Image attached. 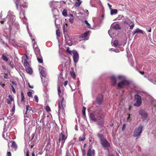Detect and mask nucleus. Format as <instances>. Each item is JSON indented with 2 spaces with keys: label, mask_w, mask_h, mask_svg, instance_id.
Masks as SVG:
<instances>
[{
  "label": "nucleus",
  "mask_w": 156,
  "mask_h": 156,
  "mask_svg": "<svg viewBox=\"0 0 156 156\" xmlns=\"http://www.w3.org/2000/svg\"><path fill=\"white\" fill-rule=\"evenodd\" d=\"M30 58H28L27 55L25 54L22 57V62L26 68L27 72L30 74H31L33 73V70L31 68L29 67L30 66Z\"/></svg>",
  "instance_id": "nucleus-1"
},
{
  "label": "nucleus",
  "mask_w": 156,
  "mask_h": 156,
  "mask_svg": "<svg viewBox=\"0 0 156 156\" xmlns=\"http://www.w3.org/2000/svg\"><path fill=\"white\" fill-rule=\"evenodd\" d=\"M90 119L92 121L98 122V124L102 125L103 124L104 119L100 116H98L94 115L92 113H91L89 115Z\"/></svg>",
  "instance_id": "nucleus-2"
},
{
  "label": "nucleus",
  "mask_w": 156,
  "mask_h": 156,
  "mask_svg": "<svg viewBox=\"0 0 156 156\" xmlns=\"http://www.w3.org/2000/svg\"><path fill=\"white\" fill-rule=\"evenodd\" d=\"M27 30L29 34L30 37L31 38V39L32 40V42L33 44V47L35 52L36 56L40 55V51L39 49L37 47V45L35 43V41L34 40V36H32L31 34L30 33L29 30L28 28V26L27 27Z\"/></svg>",
  "instance_id": "nucleus-3"
},
{
  "label": "nucleus",
  "mask_w": 156,
  "mask_h": 156,
  "mask_svg": "<svg viewBox=\"0 0 156 156\" xmlns=\"http://www.w3.org/2000/svg\"><path fill=\"white\" fill-rule=\"evenodd\" d=\"M66 101L62 96L58 100V113H60L61 112H63L64 108L66 107Z\"/></svg>",
  "instance_id": "nucleus-4"
},
{
  "label": "nucleus",
  "mask_w": 156,
  "mask_h": 156,
  "mask_svg": "<svg viewBox=\"0 0 156 156\" xmlns=\"http://www.w3.org/2000/svg\"><path fill=\"white\" fill-rule=\"evenodd\" d=\"M16 5L17 9L19 10H21L20 12V17L21 19H22L24 18L25 19H26L24 16V11L22 9V7L23 8H26L27 6L26 5H19L17 3H16Z\"/></svg>",
  "instance_id": "nucleus-5"
},
{
  "label": "nucleus",
  "mask_w": 156,
  "mask_h": 156,
  "mask_svg": "<svg viewBox=\"0 0 156 156\" xmlns=\"http://www.w3.org/2000/svg\"><path fill=\"white\" fill-rule=\"evenodd\" d=\"M143 128V126L141 125H140L138 127H137L135 129L133 136H134L136 137V139L140 136L142 132Z\"/></svg>",
  "instance_id": "nucleus-6"
},
{
  "label": "nucleus",
  "mask_w": 156,
  "mask_h": 156,
  "mask_svg": "<svg viewBox=\"0 0 156 156\" xmlns=\"http://www.w3.org/2000/svg\"><path fill=\"white\" fill-rule=\"evenodd\" d=\"M8 19L9 20L8 23L9 25L10 26L11 24H12L13 22H14L15 20V16L10 14V15L9 14L6 18L3 19L0 22L2 24H3L5 19Z\"/></svg>",
  "instance_id": "nucleus-7"
},
{
  "label": "nucleus",
  "mask_w": 156,
  "mask_h": 156,
  "mask_svg": "<svg viewBox=\"0 0 156 156\" xmlns=\"http://www.w3.org/2000/svg\"><path fill=\"white\" fill-rule=\"evenodd\" d=\"M32 108H31L29 105H27V106L26 108V111L25 112L24 114V123H26L27 122H28L29 120L28 119H26V118H28L30 115V114H29V113H30V112L32 111Z\"/></svg>",
  "instance_id": "nucleus-8"
},
{
  "label": "nucleus",
  "mask_w": 156,
  "mask_h": 156,
  "mask_svg": "<svg viewBox=\"0 0 156 156\" xmlns=\"http://www.w3.org/2000/svg\"><path fill=\"white\" fill-rule=\"evenodd\" d=\"M129 84V81L126 80H123L121 81L118 83V89L123 88L125 86H128Z\"/></svg>",
  "instance_id": "nucleus-9"
},
{
  "label": "nucleus",
  "mask_w": 156,
  "mask_h": 156,
  "mask_svg": "<svg viewBox=\"0 0 156 156\" xmlns=\"http://www.w3.org/2000/svg\"><path fill=\"white\" fill-rule=\"evenodd\" d=\"M67 137V136L64 135L62 132L61 133L59 137V143L61 142V148L63 147L64 143L65 142V141Z\"/></svg>",
  "instance_id": "nucleus-10"
},
{
  "label": "nucleus",
  "mask_w": 156,
  "mask_h": 156,
  "mask_svg": "<svg viewBox=\"0 0 156 156\" xmlns=\"http://www.w3.org/2000/svg\"><path fill=\"white\" fill-rule=\"evenodd\" d=\"M134 98L136 100V103L134 104V106L137 107L139 106L142 103L141 98L138 94L134 95Z\"/></svg>",
  "instance_id": "nucleus-11"
},
{
  "label": "nucleus",
  "mask_w": 156,
  "mask_h": 156,
  "mask_svg": "<svg viewBox=\"0 0 156 156\" xmlns=\"http://www.w3.org/2000/svg\"><path fill=\"white\" fill-rule=\"evenodd\" d=\"M101 144L105 149H108L110 146V144L108 140L105 139H104L100 141Z\"/></svg>",
  "instance_id": "nucleus-12"
},
{
  "label": "nucleus",
  "mask_w": 156,
  "mask_h": 156,
  "mask_svg": "<svg viewBox=\"0 0 156 156\" xmlns=\"http://www.w3.org/2000/svg\"><path fill=\"white\" fill-rule=\"evenodd\" d=\"M103 96L101 94H98L96 98V102L99 105L101 104L103 101Z\"/></svg>",
  "instance_id": "nucleus-13"
},
{
  "label": "nucleus",
  "mask_w": 156,
  "mask_h": 156,
  "mask_svg": "<svg viewBox=\"0 0 156 156\" xmlns=\"http://www.w3.org/2000/svg\"><path fill=\"white\" fill-rule=\"evenodd\" d=\"M139 112L140 114V115L141 116L142 119L143 120L147 119L148 115L144 110L142 109L141 110H140Z\"/></svg>",
  "instance_id": "nucleus-14"
},
{
  "label": "nucleus",
  "mask_w": 156,
  "mask_h": 156,
  "mask_svg": "<svg viewBox=\"0 0 156 156\" xmlns=\"http://www.w3.org/2000/svg\"><path fill=\"white\" fill-rule=\"evenodd\" d=\"M73 61L75 63H76L79 60V55L77 52L76 51H73Z\"/></svg>",
  "instance_id": "nucleus-15"
},
{
  "label": "nucleus",
  "mask_w": 156,
  "mask_h": 156,
  "mask_svg": "<svg viewBox=\"0 0 156 156\" xmlns=\"http://www.w3.org/2000/svg\"><path fill=\"white\" fill-rule=\"evenodd\" d=\"M39 69L40 71V73L42 77H45L46 74L45 71V69L41 66H40L39 68Z\"/></svg>",
  "instance_id": "nucleus-16"
},
{
  "label": "nucleus",
  "mask_w": 156,
  "mask_h": 156,
  "mask_svg": "<svg viewBox=\"0 0 156 156\" xmlns=\"http://www.w3.org/2000/svg\"><path fill=\"white\" fill-rule=\"evenodd\" d=\"M95 154V151L94 149H88L87 153V156H94Z\"/></svg>",
  "instance_id": "nucleus-17"
},
{
  "label": "nucleus",
  "mask_w": 156,
  "mask_h": 156,
  "mask_svg": "<svg viewBox=\"0 0 156 156\" xmlns=\"http://www.w3.org/2000/svg\"><path fill=\"white\" fill-rule=\"evenodd\" d=\"M90 31L89 30L85 32L80 36V37L81 38H84L85 37V38L84 39V40H87L89 39V37H87V35L90 33Z\"/></svg>",
  "instance_id": "nucleus-18"
},
{
  "label": "nucleus",
  "mask_w": 156,
  "mask_h": 156,
  "mask_svg": "<svg viewBox=\"0 0 156 156\" xmlns=\"http://www.w3.org/2000/svg\"><path fill=\"white\" fill-rule=\"evenodd\" d=\"M58 2L51 1L50 2V5L51 8H56L58 7Z\"/></svg>",
  "instance_id": "nucleus-19"
},
{
  "label": "nucleus",
  "mask_w": 156,
  "mask_h": 156,
  "mask_svg": "<svg viewBox=\"0 0 156 156\" xmlns=\"http://www.w3.org/2000/svg\"><path fill=\"white\" fill-rule=\"evenodd\" d=\"M111 78L112 82L111 85L112 86H114L116 83V79L114 76H112Z\"/></svg>",
  "instance_id": "nucleus-20"
},
{
  "label": "nucleus",
  "mask_w": 156,
  "mask_h": 156,
  "mask_svg": "<svg viewBox=\"0 0 156 156\" xmlns=\"http://www.w3.org/2000/svg\"><path fill=\"white\" fill-rule=\"evenodd\" d=\"M75 2V6L76 7H79L81 4L82 1L80 0H74Z\"/></svg>",
  "instance_id": "nucleus-21"
},
{
  "label": "nucleus",
  "mask_w": 156,
  "mask_h": 156,
  "mask_svg": "<svg viewBox=\"0 0 156 156\" xmlns=\"http://www.w3.org/2000/svg\"><path fill=\"white\" fill-rule=\"evenodd\" d=\"M52 11L54 16H56L58 12V10L56 8H52Z\"/></svg>",
  "instance_id": "nucleus-22"
},
{
  "label": "nucleus",
  "mask_w": 156,
  "mask_h": 156,
  "mask_svg": "<svg viewBox=\"0 0 156 156\" xmlns=\"http://www.w3.org/2000/svg\"><path fill=\"white\" fill-rule=\"evenodd\" d=\"M136 33H140L144 34V31L138 28H137L133 32V35H134Z\"/></svg>",
  "instance_id": "nucleus-23"
},
{
  "label": "nucleus",
  "mask_w": 156,
  "mask_h": 156,
  "mask_svg": "<svg viewBox=\"0 0 156 156\" xmlns=\"http://www.w3.org/2000/svg\"><path fill=\"white\" fill-rule=\"evenodd\" d=\"M112 27L114 29L116 30L120 29L121 28L119 25L118 24H116L115 25L113 24Z\"/></svg>",
  "instance_id": "nucleus-24"
},
{
  "label": "nucleus",
  "mask_w": 156,
  "mask_h": 156,
  "mask_svg": "<svg viewBox=\"0 0 156 156\" xmlns=\"http://www.w3.org/2000/svg\"><path fill=\"white\" fill-rule=\"evenodd\" d=\"M41 79L44 86V87L47 86L48 85V82L47 80H45L46 79V78H44V79L43 80L42 77L41 78Z\"/></svg>",
  "instance_id": "nucleus-25"
},
{
  "label": "nucleus",
  "mask_w": 156,
  "mask_h": 156,
  "mask_svg": "<svg viewBox=\"0 0 156 156\" xmlns=\"http://www.w3.org/2000/svg\"><path fill=\"white\" fill-rule=\"evenodd\" d=\"M12 147L15 151L16 150L17 148V145L15 142L12 141Z\"/></svg>",
  "instance_id": "nucleus-26"
},
{
  "label": "nucleus",
  "mask_w": 156,
  "mask_h": 156,
  "mask_svg": "<svg viewBox=\"0 0 156 156\" xmlns=\"http://www.w3.org/2000/svg\"><path fill=\"white\" fill-rule=\"evenodd\" d=\"M37 60L39 63H42L43 62V60L42 58L41 57L40 55L37 56Z\"/></svg>",
  "instance_id": "nucleus-27"
},
{
  "label": "nucleus",
  "mask_w": 156,
  "mask_h": 156,
  "mask_svg": "<svg viewBox=\"0 0 156 156\" xmlns=\"http://www.w3.org/2000/svg\"><path fill=\"white\" fill-rule=\"evenodd\" d=\"M117 12V10L116 9H111V15H113L114 14H116Z\"/></svg>",
  "instance_id": "nucleus-28"
},
{
  "label": "nucleus",
  "mask_w": 156,
  "mask_h": 156,
  "mask_svg": "<svg viewBox=\"0 0 156 156\" xmlns=\"http://www.w3.org/2000/svg\"><path fill=\"white\" fill-rule=\"evenodd\" d=\"M2 58L4 61L6 62H7L8 60V58L4 54H3L2 55Z\"/></svg>",
  "instance_id": "nucleus-29"
},
{
  "label": "nucleus",
  "mask_w": 156,
  "mask_h": 156,
  "mask_svg": "<svg viewBox=\"0 0 156 156\" xmlns=\"http://www.w3.org/2000/svg\"><path fill=\"white\" fill-rule=\"evenodd\" d=\"M98 136L100 140V141H101L102 140H103L105 139L104 138L103 135L102 134H98Z\"/></svg>",
  "instance_id": "nucleus-30"
},
{
  "label": "nucleus",
  "mask_w": 156,
  "mask_h": 156,
  "mask_svg": "<svg viewBox=\"0 0 156 156\" xmlns=\"http://www.w3.org/2000/svg\"><path fill=\"white\" fill-rule=\"evenodd\" d=\"M21 102H25V98L23 94V91H21Z\"/></svg>",
  "instance_id": "nucleus-31"
},
{
  "label": "nucleus",
  "mask_w": 156,
  "mask_h": 156,
  "mask_svg": "<svg viewBox=\"0 0 156 156\" xmlns=\"http://www.w3.org/2000/svg\"><path fill=\"white\" fill-rule=\"evenodd\" d=\"M123 17V16L122 15H119L114 20L115 21V20H121L122 19Z\"/></svg>",
  "instance_id": "nucleus-32"
},
{
  "label": "nucleus",
  "mask_w": 156,
  "mask_h": 156,
  "mask_svg": "<svg viewBox=\"0 0 156 156\" xmlns=\"http://www.w3.org/2000/svg\"><path fill=\"white\" fill-rule=\"evenodd\" d=\"M113 30L112 29H111L108 31V33L110 36V37L112 38H113V37H114L112 35V32Z\"/></svg>",
  "instance_id": "nucleus-33"
},
{
  "label": "nucleus",
  "mask_w": 156,
  "mask_h": 156,
  "mask_svg": "<svg viewBox=\"0 0 156 156\" xmlns=\"http://www.w3.org/2000/svg\"><path fill=\"white\" fill-rule=\"evenodd\" d=\"M62 14V15L64 16L65 17L67 16V10L65 9H64L63 11Z\"/></svg>",
  "instance_id": "nucleus-34"
},
{
  "label": "nucleus",
  "mask_w": 156,
  "mask_h": 156,
  "mask_svg": "<svg viewBox=\"0 0 156 156\" xmlns=\"http://www.w3.org/2000/svg\"><path fill=\"white\" fill-rule=\"evenodd\" d=\"M119 42L117 40H115L113 43V45L114 47H117L118 45Z\"/></svg>",
  "instance_id": "nucleus-35"
},
{
  "label": "nucleus",
  "mask_w": 156,
  "mask_h": 156,
  "mask_svg": "<svg viewBox=\"0 0 156 156\" xmlns=\"http://www.w3.org/2000/svg\"><path fill=\"white\" fill-rule=\"evenodd\" d=\"M15 105H14L13 106L11 110V115H13V114H14V112H15Z\"/></svg>",
  "instance_id": "nucleus-36"
},
{
  "label": "nucleus",
  "mask_w": 156,
  "mask_h": 156,
  "mask_svg": "<svg viewBox=\"0 0 156 156\" xmlns=\"http://www.w3.org/2000/svg\"><path fill=\"white\" fill-rule=\"evenodd\" d=\"M34 100L36 103H37L38 102V97H37V95H35L34 96Z\"/></svg>",
  "instance_id": "nucleus-37"
},
{
  "label": "nucleus",
  "mask_w": 156,
  "mask_h": 156,
  "mask_svg": "<svg viewBox=\"0 0 156 156\" xmlns=\"http://www.w3.org/2000/svg\"><path fill=\"white\" fill-rule=\"evenodd\" d=\"M85 133H83V138H81V137H80L79 138V140L80 141H83L85 139Z\"/></svg>",
  "instance_id": "nucleus-38"
},
{
  "label": "nucleus",
  "mask_w": 156,
  "mask_h": 156,
  "mask_svg": "<svg viewBox=\"0 0 156 156\" xmlns=\"http://www.w3.org/2000/svg\"><path fill=\"white\" fill-rule=\"evenodd\" d=\"M84 23H85L87 27L90 28V24L88 23V21L85 20L84 21Z\"/></svg>",
  "instance_id": "nucleus-39"
},
{
  "label": "nucleus",
  "mask_w": 156,
  "mask_h": 156,
  "mask_svg": "<svg viewBox=\"0 0 156 156\" xmlns=\"http://www.w3.org/2000/svg\"><path fill=\"white\" fill-rule=\"evenodd\" d=\"M117 78L119 79H122V80L126 79L125 77L121 75H119L118 76Z\"/></svg>",
  "instance_id": "nucleus-40"
},
{
  "label": "nucleus",
  "mask_w": 156,
  "mask_h": 156,
  "mask_svg": "<svg viewBox=\"0 0 156 156\" xmlns=\"http://www.w3.org/2000/svg\"><path fill=\"white\" fill-rule=\"evenodd\" d=\"M58 95L60 96L61 95V91L60 89V87L58 85Z\"/></svg>",
  "instance_id": "nucleus-41"
},
{
  "label": "nucleus",
  "mask_w": 156,
  "mask_h": 156,
  "mask_svg": "<svg viewBox=\"0 0 156 156\" xmlns=\"http://www.w3.org/2000/svg\"><path fill=\"white\" fill-rule=\"evenodd\" d=\"M109 50H112L113 51L115 52L116 53L119 52V50L118 49H115L113 48H110Z\"/></svg>",
  "instance_id": "nucleus-42"
},
{
  "label": "nucleus",
  "mask_w": 156,
  "mask_h": 156,
  "mask_svg": "<svg viewBox=\"0 0 156 156\" xmlns=\"http://www.w3.org/2000/svg\"><path fill=\"white\" fill-rule=\"evenodd\" d=\"M86 108L85 107H83L82 109V113L83 116H85V111Z\"/></svg>",
  "instance_id": "nucleus-43"
},
{
  "label": "nucleus",
  "mask_w": 156,
  "mask_h": 156,
  "mask_svg": "<svg viewBox=\"0 0 156 156\" xmlns=\"http://www.w3.org/2000/svg\"><path fill=\"white\" fill-rule=\"evenodd\" d=\"M66 44L69 46H71L72 45V43L70 40L66 41Z\"/></svg>",
  "instance_id": "nucleus-44"
},
{
  "label": "nucleus",
  "mask_w": 156,
  "mask_h": 156,
  "mask_svg": "<svg viewBox=\"0 0 156 156\" xmlns=\"http://www.w3.org/2000/svg\"><path fill=\"white\" fill-rule=\"evenodd\" d=\"M70 73H71V76L73 78L75 77H76L75 74V73L74 72L71 71L70 72Z\"/></svg>",
  "instance_id": "nucleus-45"
},
{
  "label": "nucleus",
  "mask_w": 156,
  "mask_h": 156,
  "mask_svg": "<svg viewBox=\"0 0 156 156\" xmlns=\"http://www.w3.org/2000/svg\"><path fill=\"white\" fill-rule=\"evenodd\" d=\"M56 34L58 37H59L60 36V31L58 30H56Z\"/></svg>",
  "instance_id": "nucleus-46"
},
{
  "label": "nucleus",
  "mask_w": 156,
  "mask_h": 156,
  "mask_svg": "<svg viewBox=\"0 0 156 156\" xmlns=\"http://www.w3.org/2000/svg\"><path fill=\"white\" fill-rule=\"evenodd\" d=\"M129 116L127 118V122H130L131 121V119L130 118V115H131V114H128Z\"/></svg>",
  "instance_id": "nucleus-47"
},
{
  "label": "nucleus",
  "mask_w": 156,
  "mask_h": 156,
  "mask_svg": "<svg viewBox=\"0 0 156 156\" xmlns=\"http://www.w3.org/2000/svg\"><path fill=\"white\" fill-rule=\"evenodd\" d=\"M67 51L69 54L71 55L72 54V51L70 50L69 48L67 47Z\"/></svg>",
  "instance_id": "nucleus-48"
},
{
  "label": "nucleus",
  "mask_w": 156,
  "mask_h": 156,
  "mask_svg": "<svg viewBox=\"0 0 156 156\" xmlns=\"http://www.w3.org/2000/svg\"><path fill=\"white\" fill-rule=\"evenodd\" d=\"M45 109L47 112H49L51 111L49 107L47 106L46 107Z\"/></svg>",
  "instance_id": "nucleus-49"
},
{
  "label": "nucleus",
  "mask_w": 156,
  "mask_h": 156,
  "mask_svg": "<svg viewBox=\"0 0 156 156\" xmlns=\"http://www.w3.org/2000/svg\"><path fill=\"white\" fill-rule=\"evenodd\" d=\"M5 75L4 76V77L5 79H7L8 78V73H4Z\"/></svg>",
  "instance_id": "nucleus-50"
},
{
  "label": "nucleus",
  "mask_w": 156,
  "mask_h": 156,
  "mask_svg": "<svg viewBox=\"0 0 156 156\" xmlns=\"http://www.w3.org/2000/svg\"><path fill=\"white\" fill-rule=\"evenodd\" d=\"M28 96L29 97H30L32 96V93L31 92L29 91L27 92V93Z\"/></svg>",
  "instance_id": "nucleus-51"
},
{
  "label": "nucleus",
  "mask_w": 156,
  "mask_h": 156,
  "mask_svg": "<svg viewBox=\"0 0 156 156\" xmlns=\"http://www.w3.org/2000/svg\"><path fill=\"white\" fill-rule=\"evenodd\" d=\"M129 26L130 29H133L134 26V24L133 23H132V24L131 25H130L129 24Z\"/></svg>",
  "instance_id": "nucleus-52"
},
{
  "label": "nucleus",
  "mask_w": 156,
  "mask_h": 156,
  "mask_svg": "<svg viewBox=\"0 0 156 156\" xmlns=\"http://www.w3.org/2000/svg\"><path fill=\"white\" fill-rule=\"evenodd\" d=\"M65 40H66V41H69L70 40L69 37L67 35V36H65Z\"/></svg>",
  "instance_id": "nucleus-53"
},
{
  "label": "nucleus",
  "mask_w": 156,
  "mask_h": 156,
  "mask_svg": "<svg viewBox=\"0 0 156 156\" xmlns=\"http://www.w3.org/2000/svg\"><path fill=\"white\" fill-rule=\"evenodd\" d=\"M82 154L83 156H85L86 155V151L84 149H83L82 150Z\"/></svg>",
  "instance_id": "nucleus-54"
},
{
  "label": "nucleus",
  "mask_w": 156,
  "mask_h": 156,
  "mask_svg": "<svg viewBox=\"0 0 156 156\" xmlns=\"http://www.w3.org/2000/svg\"><path fill=\"white\" fill-rule=\"evenodd\" d=\"M69 22L71 23H72L73 22V21H74V19H73V18H72L69 19Z\"/></svg>",
  "instance_id": "nucleus-55"
},
{
  "label": "nucleus",
  "mask_w": 156,
  "mask_h": 156,
  "mask_svg": "<svg viewBox=\"0 0 156 156\" xmlns=\"http://www.w3.org/2000/svg\"><path fill=\"white\" fill-rule=\"evenodd\" d=\"M62 28H63V32L64 33L65 32V31H66L65 26V25H63V26H62Z\"/></svg>",
  "instance_id": "nucleus-56"
},
{
  "label": "nucleus",
  "mask_w": 156,
  "mask_h": 156,
  "mask_svg": "<svg viewBox=\"0 0 156 156\" xmlns=\"http://www.w3.org/2000/svg\"><path fill=\"white\" fill-rule=\"evenodd\" d=\"M128 20L127 21H125L124 22V24H129V23H128V21H129V19H127Z\"/></svg>",
  "instance_id": "nucleus-57"
},
{
  "label": "nucleus",
  "mask_w": 156,
  "mask_h": 156,
  "mask_svg": "<svg viewBox=\"0 0 156 156\" xmlns=\"http://www.w3.org/2000/svg\"><path fill=\"white\" fill-rule=\"evenodd\" d=\"M11 154L10 152L9 151L7 153V156H11Z\"/></svg>",
  "instance_id": "nucleus-58"
},
{
  "label": "nucleus",
  "mask_w": 156,
  "mask_h": 156,
  "mask_svg": "<svg viewBox=\"0 0 156 156\" xmlns=\"http://www.w3.org/2000/svg\"><path fill=\"white\" fill-rule=\"evenodd\" d=\"M12 84L13 85V86H14V87L16 86L17 85L16 83H15L14 81L12 82Z\"/></svg>",
  "instance_id": "nucleus-59"
},
{
  "label": "nucleus",
  "mask_w": 156,
  "mask_h": 156,
  "mask_svg": "<svg viewBox=\"0 0 156 156\" xmlns=\"http://www.w3.org/2000/svg\"><path fill=\"white\" fill-rule=\"evenodd\" d=\"M148 80L151 82L154 83V80L153 79L149 78Z\"/></svg>",
  "instance_id": "nucleus-60"
},
{
  "label": "nucleus",
  "mask_w": 156,
  "mask_h": 156,
  "mask_svg": "<svg viewBox=\"0 0 156 156\" xmlns=\"http://www.w3.org/2000/svg\"><path fill=\"white\" fill-rule=\"evenodd\" d=\"M126 125L125 124H124L123 125L122 127V130H123L125 129V128L126 127Z\"/></svg>",
  "instance_id": "nucleus-61"
},
{
  "label": "nucleus",
  "mask_w": 156,
  "mask_h": 156,
  "mask_svg": "<svg viewBox=\"0 0 156 156\" xmlns=\"http://www.w3.org/2000/svg\"><path fill=\"white\" fill-rule=\"evenodd\" d=\"M9 65L12 68H13L14 67V65L13 64H12L11 63L9 64Z\"/></svg>",
  "instance_id": "nucleus-62"
},
{
  "label": "nucleus",
  "mask_w": 156,
  "mask_h": 156,
  "mask_svg": "<svg viewBox=\"0 0 156 156\" xmlns=\"http://www.w3.org/2000/svg\"><path fill=\"white\" fill-rule=\"evenodd\" d=\"M9 98H10V99L11 100V101L13 100L12 97L11 95H9Z\"/></svg>",
  "instance_id": "nucleus-63"
},
{
  "label": "nucleus",
  "mask_w": 156,
  "mask_h": 156,
  "mask_svg": "<svg viewBox=\"0 0 156 156\" xmlns=\"http://www.w3.org/2000/svg\"><path fill=\"white\" fill-rule=\"evenodd\" d=\"M153 109L156 110V104L154 105V107H153Z\"/></svg>",
  "instance_id": "nucleus-64"
}]
</instances>
